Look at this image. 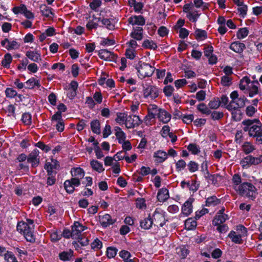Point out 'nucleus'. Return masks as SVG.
Listing matches in <instances>:
<instances>
[{
    "label": "nucleus",
    "instance_id": "f257e3e1",
    "mask_svg": "<svg viewBox=\"0 0 262 262\" xmlns=\"http://www.w3.org/2000/svg\"><path fill=\"white\" fill-rule=\"evenodd\" d=\"M27 223L19 222L17 225V230L20 233H23L26 240L30 243H34L35 238L33 235L32 225L34 222L32 220L28 219Z\"/></svg>",
    "mask_w": 262,
    "mask_h": 262
},
{
    "label": "nucleus",
    "instance_id": "f03ea898",
    "mask_svg": "<svg viewBox=\"0 0 262 262\" xmlns=\"http://www.w3.org/2000/svg\"><path fill=\"white\" fill-rule=\"evenodd\" d=\"M237 192L240 195L253 201L257 195L255 187L251 183L244 182L238 186Z\"/></svg>",
    "mask_w": 262,
    "mask_h": 262
},
{
    "label": "nucleus",
    "instance_id": "7ed1b4c3",
    "mask_svg": "<svg viewBox=\"0 0 262 262\" xmlns=\"http://www.w3.org/2000/svg\"><path fill=\"white\" fill-rule=\"evenodd\" d=\"M138 76L141 78L150 77L154 73L156 68L148 63L139 61L136 67Z\"/></svg>",
    "mask_w": 262,
    "mask_h": 262
},
{
    "label": "nucleus",
    "instance_id": "20e7f679",
    "mask_svg": "<svg viewBox=\"0 0 262 262\" xmlns=\"http://www.w3.org/2000/svg\"><path fill=\"white\" fill-rule=\"evenodd\" d=\"M143 95L145 98L153 100L158 97V89L154 85H151L147 82L142 83Z\"/></svg>",
    "mask_w": 262,
    "mask_h": 262
},
{
    "label": "nucleus",
    "instance_id": "39448f33",
    "mask_svg": "<svg viewBox=\"0 0 262 262\" xmlns=\"http://www.w3.org/2000/svg\"><path fill=\"white\" fill-rule=\"evenodd\" d=\"M256 124L252 125V129L250 130V136L256 138V141L262 144V124L257 119Z\"/></svg>",
    "mask_w": 262,
    "mask_h": 262
},
{
    "label": "nucleus",
    "instance_id": "423d86ee",
    "mask_svg": "<svg viewBox=\"0 0 262 262\" xmlns=\"http://www.w3.org/2000/svg\"><path fill=\"white\" fill-rule=\"evenodd\" d=\"M39 154V151L37 148H35L28 156L27 161L31 164L32 167H36L39 165L40 162Z\"/></svg>",
    "mask_w": 262,
    "mask_h": 262
},
{
    "label": "nucleus",
    "instance_id": "0eeeda50",
    "mask_svg": "<svg viewBox=\"0 0 262 262\" xmlns=\"http://www.w3.org/2000/svg\"><path fill=\"white\" fill-rule=\"evenodd\" d=\"M141 123V121L138 116L129 115L126 116L125 121V126L127 128H133L136 126H139Z\"/></svg>",
    "mask_w": 262,
    "mask_h": 262
},
{
    "label": "nucleus",
    "instance_id": "6e6552de",
    "mask_svg": "<svg viewBox=\"0 0 262 262\" xmlns=\"http://www.w3.org/2000/svg\"><path fill=\"white\" fill-rule=\"evenodd\" d=\"M151 217L155 226L162 227L165 223V217L162 212L155 210Z\"/></svg>",
    "mask_w": 262,
    "mask_h": 262
},
{
    "label": "nucleus",
    "instance_id": "1a4fd4ad",
    "mask_svg": "<svg viewBox=\"0 0 262 262\" xmlns=\"http://www.w3.org/2000/svg\"><path fill=\"white\" fill-rule=\"evenodd\" d=\"M259 83L258 81H253L251 82L249 86L247 89V91L244 93H248L249 96L253 97L254 95L258 94L259 93L258 86Z\"/></svg>",
    "mask_w": 262,
    "mask_h": 262
},
{
    "label": "nucleus",
    "instance_id": "9d476101",
    "mask_svg": "<svg viewBox=\"0 0 262 262\" xmlns=\"http://www.w3.org/2000/svg\"><path fill=\"white\" fill-rule=\"evenodd\" d=\"M157 116L160 121L165 123L169 122L171 119V115L163 109L158 110Z\"/></svg>",
    "mask_w": 262,
    "mask_h": 262
},
{
    "label": "nucleus",
    "instance_id": "9b49d317",
    "mask_svg": "<svg viewBox=\"0 0 262 262\" xmlns=\"http://www.w3.org/2000/svg\"><path fill=\"white\" fill-rule=\"evenodd\" d=\"M128 21L132 25H137L143 26L145 23L144 18L142 15L133 16L128 19Z\"/></svg>",
    "mask_w": 262,
    "mask_h": 262
},
{
    "label": "nucleus",
    "instance_id": "f8f14e48",
    "mask_svg": "<svg viewBox=\"0 0 262 262\" xmlns=\"http://www.w3.org/2000/svg\"><path fill=\"white\" fill-rule=\"evenodd\" d=\"M241 163L243 164V166L249 164L256 165L259 164V160H258V157L248 156L241 161Z\"/></svg>",
    "mask_w": 262,
    "mask_h": 262
},
{
    "label": "nucleus",
    "instance_id": "ddd939ff",
    "mask_svg": "<svg viewBox=\"0 0 262 262\" xmlns=\"http://www.w3.org/2000/svg\"><path fill=\"white\" fill-rule=\"evenodd\" d=\"M85 227L78 222H75L74 225L72 227V235H74L75 237L79 236V234L81 232L84 231Z\"/></svg>",
    "mask_w": 262,
    "mask_h": 262
},
{
    "label": "nucleus",
    "instance_id": "4468645a",
    "mask_svg": "<svg viewBox=\"0 0 262 262\" xmlns=\"http://www.w3.org/2000/svg\"><path fill=\"white\" fill-rule=\"evenodd\" d=\"M115 221V220H113L108 214H105L100 219V222L104 227L112 225Z\"/></svg>",
    "mask_w": 262,
    "mask_h": 262
},
{
    "label": "nucleus",
    "instance_id": "2eb2a0df",
    "mask_svg": "<svg viewBox=\"0 0 262 262\" xmlns=\"http://www.w3.org/2000/svg\"><path fill=\"white\" fill-rule=\"evenodd\" d=\"M154 224L153 219L150 215L140 222V227L144 229H149Z\"/></svg>",
    "mask_w": 262,
    "mask_h": 262
},
{
    "label": "nucleus",
    "instance_id": "dca6fc26",
    "mask_svg": "<svg viewBox=\"0 0 262 262\" xmlns=\"http://www.w3.org/2000/svg\"><path fill=\"white\" fill-rule=\"evenodd\" d=\"M230 48L236 53H241L246 48V46L244 43L236 41L232 43Z\"/></svg>",
    "mask_w": 262,
    "mask_h": 262
},
{
    "label": "nucleus",
    "instance_id": "f3484780",
    "mask_svg": "<svg viewBox=\"0 0 262 262\" xmlns=\"http://www.w3.org/2000/svg\"><path fill=\"white\" fill-rule=\"evenodd\" d=\"M134 31L131 33L130 36L135 39L140 40L143 38V29L140 27L134 28Z\"/></svg>",
    "mask_w": 262,
    "mask_h": 262
},
{
    "label": "nucleus",
    "instance_id": "a211bd4d",
    "mask_svg": "<svg viewBox=\"0 0 262 262\" xmlns=\"http://www.w3.org/2000/svg\"><path fill=\"white\" fill-rule=\"evenodd\" d=\"M168 190L166 188L160 189L157 194V199L159 201L164 202L169 198Z\"/></svg>",
    "mask_w": 262,
    "mask_h": 262
},
{
    "label": "nucleus",
    "instance_id": "6ab92c4d",
    "mask_svg": "<svg viewBox=\"0 0 262 262\" xmlns=\"http://www.w3.org/2000/svg\"><path fill=\"white\" fill-rule=\"evenodd\" d=\"M100 17H96L95 15L92 16V19L88 22L86 27L89 30L96 29L98 26V23L100 21Z\"/></svg>",
    "mask_w": 262,
    "mask_h": 262
},
{
    "label": "nucleus",
    "instance_id": "aec40b11",
    "mask_svg": "<svg viewBox=\"0 0 262 262\" xmlns=\"http://www.w3.org/2000/svg\"><path fill=\"white\" fill-rule=\"evenodd\" d=\"M192 201L189 199L182 206V211L186 216L189 215L192 212Z\"/></svg>",
    "mask_w": 262,
    "mask_h": 262
},
{
    "label": "nucleus",
    "instance_id": "412c9836",
    "mask_svg": "<svg viewBox=\"0 0 262 262\" xmlns=\"http://www.w3.org/2000/svg\"><path fill=\"white\" fill-rule=\"evenodd\" d=\"M98 55L99 57L104 60H111L113 58V56H114L113 54L105 49H102L99 51Z\"/></svg>",
    "mask_w": 262,
    "mask_h": 262
},
{
    "label": "nucleus",
    "instance_id": "4be33fe9",
    "mask_svg": "<svg viewBox=\"0 0 262 262\" xmlns=\"http://www.w3.org/2000/svg\"><path fill=\"white\" fill-rule=\"evenodd\" d=\"M229 219L227 214H216L212 221V224L214 226H217L222 224Z\"/></svg>",
    "mask_w": 262,
    "mask_h": 262
},
{
    "label": "nucleus",
    "instance_id": "5701e85b",
    "mask_svg": "<svg viewBox=\"0 0 262 262\" xmlns=\"http://www.w3.org/2000/svg\"><path fill=\"white\" fill-rule=\"evenodd\" d=\"M40 10L41 14L47 17L52 18L54 16L52 8L47 7L46 5H41L40 7Z\"/></svg>",
    "mask_w": 262,
    "mask_h": 262
},
{
    "label": "nucleus",
    "instance_id": "b1692460",
    "mask_svg": "<svg viewBox=\"0 0 262 262\" xmlns=\"http://www.w3.org/2000/svg\"><path fill=\"white\" fill-rule=\"evenodd\" d=\"M26 55L28 58L35 62H38L41 60L40 54L35 51H28Z\"/></svg>",
    "mask_w": 262,
    "mask_h": 262
},
{
    "label": "nucleus",
    "instance_id": "393cba45",
    "mask_svg": "<svg viewBox=\"0 0 262 262\" xmlns=\"http://www.w3.org/2000/svg\"><path fill=\"white\" fill-rule=\"evenodd\" d=\"M91 128L94 133L100 134L101 133V129L99 120L96 119L92 121L91 122Z\"/></svg>",
    "mask_w": 262,
    "mask_h": 262
},
{
    "label": "nucleus",
    "instance_id": "a878e982",
    "mask_svg": "<svg viewBox=\"0 0 262 262\" xmlns=\"http://www.w3.org/2000/svg\"><path fill=\"white\" fill-rule=\"evenodd\" d=\"M71 172L73 177L79 179L83 178L84 176V171L80 167L73 168Z\"/></svg>",
    "mask_w": 262,
    "mask_h": 262
},
{
    "label": "nucleus",
    "instance_id": "bb28decb",
    "mask_svg": "<svg viewBox=\"0 0 262 262\" xmlns=\"http://www.w3.org/2000/svg\"><path fill=\"white\" fill-rule=\"evenodd\" d=\"M256 119L250 120L247 119L242 122V124L245 125L243 130L245 132H248L250 135V130L252 129V125H254Z\"/></svg>",
    "mask_w": 262,
    "mask_h": 262
},
{
    "label": "nucleus",
    "instance_id": "cd10ccee",
    "mask_svg": "<svg viewBox=\"0 0 262 262\" xmlns=\"http://www.w3.org/2000/svg\"><path fill=\"white\" fill-rule=\"evenodd\" d=\"M154 157L157 158V161L158 162H164L167 158V154L166 152L162 150H158L155 152Z\"/></svg>",
    "mask_w": 262,
    "mask_h": 262
},
{
    "label": "nucleus",
    "instance_id": "c85d7f7f",
    "mask_svg": "<svg viewBox=\"0 0 262 262\" xmlns=\"http://www.w3.org/2000/svg\"><path fill=\"white\" fill-rule=\"evenodd\" d=\"M90 164L92 168L98 172H101L104 170L102 164L97 160H92Z\"/></svg>",
    "mask_w": 262,
    "mask_h": 262
},
{
    "label": "nucleus",
    "instance_id": "c756f323",
    "mask_svg": "<svg viewBox=\"0 0 262 262\" xmlns=\"http://www.w3.org/2000/svg\"><path fill=\"white\" fill-rule=\"evenodd\" d=\"M250 79L247 76L243 77L240 81L239 88L241 90H246L251 83Z\"/></svg>",
    "mask_w": 262,
    "mask_h": 262
},
{
    "label": "nucleus",
    "instance_id": "7c9ffc66",
    "mask_svg": "<svg viewBox=\"0 0 262 262\" xmlns=\"http://www.w3.org/2000/svg\"><path fill=\"white\" fill-rule=\"evenodd\" d=\"M228 236L232 239V242L235 243L240 244L242 242L241 235L236 234L235 231H231L229 234Z\"/></svg>",
    "mask_w": 262,
    "mask_h": 262
},
{
    "label": "nucleus",
    "instance_id": "2f4dec72",
    "mask_svg": "<svg viewBox=\"0 0 262 262\" xmlns=\"http://www.w3.org/2000/svg\"><path fill=\"white\" fill-rule=\"evenodd\" d=\"M35 85L38 87L40 86L38 80H36L35 78H30L27 80L26 82L25 88L26 89H33Z\"/></svg>",
    "mask_w": 262,
    "mask_h": 262
},
{
    "label": "nucleus",
    "instance_id": "473e14b6",
    "mask_svg": "<svg viewBox=\"0 0 262 262\" xmlns=\"http://www.w3.org/2000/svg\"><path fill=\"white\" fill-rule=\"evenodd\" d=\"M196 39H204L207 38V32L204 30L197 29L194 32Z\"/></svg>",
    "mask_w": 262,
    "mask_h": 262
},
{
    "label": "nucleus",
    "instance_id": "72a5a7b5",
    "mask_svg": "<svg viewBox=\"0 0 262 262\" xmlns=\"http://www.w3.org/2000/svg\"><path fill=\"white\" fill-rule=\"evenodd\" d=\"M12 60V56L10 53H7L4 56V58L2 61V65L5 68H9L10 64Z\"/></svg>",
    "mask_w": 262,
    "mask_h": 262
},
{
    "label": "nucleus",
    "instance_id": "f704fd0d",
    "mask_svg": "<svg viewBox=\"0 0 262 262\" xmlns=\"http://www.w3.org/2000/svg\"><path fill=\"white\" fill-rule=\"evenodd\" d=\"M220 203V200L216 198L215 196H212L208 198L206 201L207 206H215Z\"/></svg>",
    "mask_w": 262,
    "mask_h": 262
},
{
    "label": "nucleus",
    "instance_id": "c9c22d12",
    "mask_svg": "<svg viewBox=\"0 0 262 262\" xmlns=\"http://www.w3.org/2000/svg\"><path fill=\"white\" fill-rule=\"evenodd\" d=\"M185 226L188 230H192L196 226V222L191 218L188 219L185 221Z\"/></svg>",
    "mask_w": 262,
    "mask_h": 262
},
{
    "label": "nucleus",
    "instance_id": "e433bc0d",
    "mask_svg": "<svg viewBox=\"0 0 262 262\" xmlns=\"http://www.w3.org/2000/svg\"><path fill=\"white\" fill-rule=\"evenodd\" d=\"M231 114L232 118L234 120L238 121L242 119V113L239 109H234V110L231 112Z\"/></svg>",
    "mask_w": 262,
    "mask_h": 262
},
{
    "label": "nucleus",
    "instance_id": "4c0bfd02",
    "mask_svg": "<svg viewBox=\"0 0 262 262\" xmlns=\"http://www.w3.org/2000/svg\"><path fill=\"white\" fill-rule=\"evenodd\" d=\"M221 105V102L219 98H214L208 103V106L211 109H217Z\"/></svg>",
    "mask_w": 262,
    "mask_h": 262
},
{
    "label": "nucleus",
    "instance_id": "58836bf2",
    "mask_svg": "<svg viewBox=\"0 0 262 262\" xmlns=\"http://www.w3.org/2000/svg\"><path fill=\"white\" fill-rule=\"evenodd\" d=\"M177 253L182 258H185L188 254L189 251L185 247H181L176 249Z\"/></svg>",
    "mask_w": 262,
    "mask_h": 262
},
{
    "label": "nucleus",
    "instance_id": "ea45409f",
    "mask_svg": "<svg viewBox=\"0 0 262 262\" xmlns=\"http://www.w3.org/2000/svg\"><path fill=\"white\" fill-rule=\"evenodd\" d=\"M142 46L147 49L155 50L157 48V46L152 40L148 39L145 40L142 44Z\"/></svg>",
    "mask_w": 262,
    "mask_h": 262
},
{
    "label": "nucleus",
    "instance_id": "a19ab883",
    "mask_svg": "<svg viewBox=\"0 0 262 262\" xmlns=\"http://www.w3.org/2000/svg\"><path fill=\"white\" fill-rule=\"evenodd\" d=\"M73 256V251H70L69 252H62L59 255L60 259L63 261H67L70 260V258Z\"/></svg>",
    "mask_w": 262,
    "mask_h": 262
},
{
    "label": "nucleus",
    "instance_id": "79ce46f5",
    "mask_svg": "<svg viewBox=\"0 0 262 262\" xmlns=\"http://www.w3.org/2000/svg\"><path fill=\"white\" fill-rule=\"evenodd\" d=\"M249 31L246 28H241L237 32V37L239 39H243L248 35Z\"/></svg>",
    "mask_w": 262,
    "mask_h": 262
},
{
    "label": "nucleus",
    "instance_id": "37998d69",
    "mask_svg": "<svg viewBox=\"0 0 262 262\" xmlns=\"http://www.w3.org/2000/svg\"><path fill=\"white\" fill-rule=\"evenodd\" d=\"M21 120L26 125H29L31 124V115L30 114L26 113L22 115Z\"/></svg>",
    "mask_w": 262,
    "mask_h": 262
},
{
    "label": "nucleus",
    "instance_id": "c03bdc74",
    "mask_svg": "<svg viewBox=\"0 0 262 262\" xmlns=\"http://www.w3.org/2000/svg\"><path fill=\"white\" fill-rule=\"evenodd\" d=\"M117 251V249L115 247H108L106 250V255L110 258H113L116 256Z\"/></svg>",
    "mask_w": 262,
    "mask_h": 262
},
{
    "label": "nucleus",
    "instance_id": "a18cd8bd",
    "mask_svg": "<svg viewBox=\"0 0 262 262\" xmlns=\"http://www.w3.org/2000/svg\"><path fill=\"white\" fill-rule=\"evenodd\" d=\"M20 47V45L15 40L10 41L9 40L8 45L6 46V48L8 50H15L18 49Z\"/></svg>",
    "mask_w": 262,
    "mask_h": 262
},
{
    "label": "nucleus",
    "instance_id": "49530a36",
    "mask_svg": "<svg viewBox=\"0 0 262 262\" xmlns=\"http://www.w3.org/2000/svg\"><path fill=\"white\" fill-rule=\"evenodd\" d=\"M117 117L115 119V121L116 122L121 124L122 122H125L126 121V118L127 115L123 113H117Z\"/></svg>",
    "mask_w": 262,
    "mask_h": 262
},
{
    "label": "nucleus",
    "instance_id": "de8ad7c7",
    "mask_svg": "<svg viewBox=\"0 0 262 262\" xmlns=\"http://www.w3.org/2000/svg\"><path fill=\"white\" fill-rule=\"evenodd\" d=\"M243 150L247 154L254 150L253 146L249 142H245L242 146Z\"/></svg>",
    "mask_w": 262,
    "mask_h": 262
},
{
    "label": "nucleus",
    "instance_id": "09e8293b",
    "mask_svg": "<svg viewBox=\"0 0 262 262\" xmlns=\"http://www.w3.org/2000/svg\"><path fill=\"white\" fill-rule=\"evenodd\" d=\"M232 78L229 76H224L221 78V84L224 86H229L232 84Z\"/></svg>",
    "mask_w": 262,
    "mask_h": 262
},
{
    "label": "nucleus",
    "instance_id": "8fccbe9b",
    "mask_svg": "<svg viewBox=\"0 0 262 262\" xmlns=\"http://www.w3.org/2000/svg\"><path fill=\"white\" fill-rule=\"evenodd\" d=\"M5 259L7 262H17L14 255L11 253L7 252L4 254Z\"/></svg>",
    "mask_w": 262,
    "mask_h": 262
},
{
    "label": "nucleus",
    "instance_id": "3c124183",
    "mask_svg": "<svg viewBox=\"0 0 262 262\" xmlns=\"http://www.w3.org/2000/svg\"><path fill=\"white\" fill-rule=\"evenodd\" d=\"M26 6L24 4H21L19 6L14 7L12 9V11L15 14L18 13L23 14L24 10H26Z\"/></svg>",
    "mask_w": 262,
    "mask_h": 262
},
{
    "label": "nucleus",
    "instance_id": "603ef678",
    "mask_svg": "<svg viewBox=\"0 0 262 262\" xmlns=\"http://www.w3.org/2000/svg\"><path fill=\"white\" fill-rule=\"evenodd\" d=\"M189 151H191L193 154H198L200 152V148L195 144H190L187 147Z\"/></svg>",
    "mask_w": 262,
    "mask_h": 262
},
{
    "label": "nucleus",
    "instance_id": "864d4df0",
    "mask_svg": "<svg viewBox=\"0 0 262 262\" xmlns=\"http://www.w3.org/2000/svg\"><path fill=\"white\" fill-rule=\"evenodd\" d=\"M100 21H101L102 24L104 26H105L107 29L110 30H112L114 29L115 26L111 23L110 19L103 18L102 19H101Z\"/></svg>",
    "mask_w": 262,
    "mask_h": 262
},
{
    "label": "nucleus",
    "instance_id": "5fc2aeb1",
    "mask_svg": "<svg viewBox=\"0 0 262 262\" xmlns=\"http://www.w3.org/2000/svg\"><path fill=\"white\" fill-rule=\"evenodd\" d=\"M64 187L66 191L69 193H72L74 191V187L71 184L69 180H66L64 183Z\"/></svg>",
    "mask_w": 262,
    "mask_h": 262
},
{
    "label": "nucleus",
    "instance_id": "6e6d98bb",
    "mask_svg": "<svg viewBox=\"0 0 262 262\" xmlns=\"http://www.w3.org/2000/svg\"><path fill=\"white\" fill-rule=\"evenodd\" d=\"M174 88L171 85L165 86L163 89V92L166 96L170 97L172 95Z\"/></svg>",
    "mask_w": 262,
    "mask_h": 262
},
{
    "label": "nucleus",
    "instance_id": "4d7b16f0",
    "mask_svg": "<svg viewBox=\"0 0 262 262\" xmlns=\"http://www.w3.org/2000/svg\"><path fill=\"white\" fill-rule=\"evenodd\" d=\"M232 182L235 185L234 188L236 190L238 189V185L241 183V176L238 174H235L232 178Z\"/></svg>",
    "mask_w": 262,
    "mask_h": 262
},
{
    "label": "nucleus",
    "instance_id": "13d9d810",
    "mask_svg": "<svg viewBox=\"0 0 262 262\" xmlns=\"http://www.w3.org/2000/svg\"><path fill=\"white\" fill-rule=\"evenodd\" d=\"M223 116L224 114L222 112L213 111L211 115V118L214 120L221 119Z\"/></svg>",
    "mask_w": 262,
    "mask_h": 262
},
{
    "label": "nucleus",
    "instance_id": "bf43d9fd",
    "mask_svg": "<svg viewBox=\"0 0 262 262\" xmlns=\"http://www.w3.org/2000/svg\"><path fill=\"white\" fill-rule=\"evenodd\" d=\"M247 100L246 98L244 96L243 97H241L239 98H238L235 101V104L236 105V107L237 108L239 107H243L245 105V101Z\"/></svg>",
    "mask_w": 262,
    "mask_h": 262
},
{
    "label": "nucleus",
    "instance_id": "052dcab7",
    "mask_svg": "<svg viewBox=\"0 0 262 262\" xmlns=\"http://www.w3.org/2000/svg\"><path fill=\"white\" fill-rule=\"evenodd\" d=\"M115 135L120 144L122 143L126 138L125 134L123 131L115 133Z\"/></svg>",
    "mask_w": 262,
    "mask_h": 262
},
{
    "label": "nucleus",
    "instance_id": "680f3d73",
    "mask_svg": "<svg viewBox=\"0 0 262 262\" xmlns=\"http://www.w3.org/2000/svg\"><path fill=\"white\" fill-rule=\"evenodd\" d=\"M45 168L47 170L48 175H52V170L57 168L56 165H53L50 163H47L45 166Z\"/></svg>",
    "mask_w": 262,
    "mask_h": 262
},
{
    "label": "nucleus",
    "instance_id": "e2e57ef3",
    "mask_svg": "<svg viewBox=\"0 0 262 262\" xmlns=\"http://www.w3.org/2000/svg\"><path fill=\"white\" fill-rule=\"evenodd\" d=\"M6 95L7 97L13 98L17 95V92L11 88H7L5 91Z\"/></svg>",
    "mask_w": 262,
    "mask_h": 262
},
{
    "label": "nucleus",
    "instance_id": "0e129e2a",
    "mask_svg": "<svg viewBox=\"0 0 262 262\" xmlns=\"http://www.w3.org/2000/svg\"><path fill=\"white\" fill-rule=\"evenodd\" d=\"M257 110L253 106H248L246 110V114L249 117H252L254 115Z\"/></svg>",
    "mask_w": 262,
    "mask_h": 262
},
{
    "label": "nucleus",
    "instance_id": "69168bd1",
    "mask_svg": "<svg viewBox=\"0 0 262 262\" xmlns=\"http://www.w3.org/2000/svg\"><path fill=\"white\" fill-rule=\"evenodd\" d=\"M102 246V243L98 238L95 239L91 244V247L92 249H100Z\"/></svg>",
    "mask_w": 262,
    "mask_h": 262
},
{
    "label": "nucleus",
    "instance_id": "338daca9",
    "mask_svg": "<svg viewBox=\"0 0 262 262\" xmlns=\"http://www.w3.org/2000/svg\"><path fill=\"white\" fill-rule=\"evenodd\" d=\"M136 206L139 209L145 208L146 206L144 199L140 198L137 200Z\"/></svg>",
    "mask_w": 262,
    "mask_h": 262
},
{
    "label": "nucleus",
    "instance_id": "774afa93",
    "mask_svg": "<svg viewBox=\"0 0 262 262\" xmlns=\"http://www.w3.org/2000/svg\"><path fill=\"white\" fill-rule=\"evenodd\" d=\"M188 167L190 172H194L198 169V164L193 161H190L188 164Z\"/></svg>",
    "mask_w": 262,
    "mask_h": 262
}]
</instances>
